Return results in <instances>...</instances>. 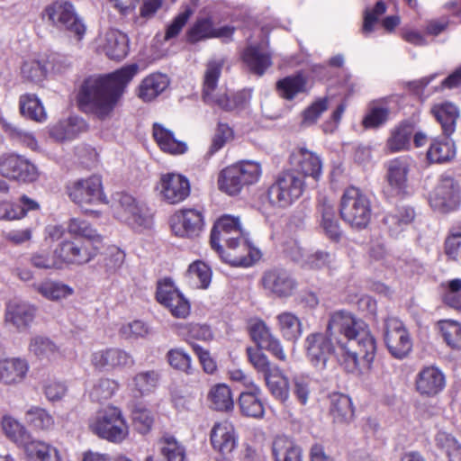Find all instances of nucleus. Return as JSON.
Returning a JSON list of instances; mask_svg holds the SVG:
<instances>
[{"label": "nucleus", "mask_w": 461, "mask_h": 461, "mask_svg": "<svg viewBox=\"0 0 461 461\" xmlns=\"http://www.w3.org/2000/svg\"><path fill=\"white\" fill-rule=\"evenodd\" d=\"M23 448L28 461H61L57 447L44 441L28 440Z\"/></svg>", "instance_id": "nucleus-30"}, {"label": "nucleus", "mask_w": 461, "mask_h": 461, "mask_svg": "<svg viewBox=\"0 0 461 461\" xmlns=\"http://www.w3.org/2000/svg\"><path fill=\"white\" fill-rule=\"evenodd\" d=\"M279 95L288 100L307 90V79L302 74L286 77L276 83Z\"/></svg>", "instance_id": "nucleus-43"}, {"label": "nucleus", "mask_w": 461, "mask_h": 461, "mask_svg": "<svg viewBox=\"0 0 461 461\" xmlns=\"http://www.w3.org/2000/svg\"><path fill=\"white\" fill-rule=\"evenodd\" d=\"M384 343L393 357L402 359L412 348V340L405 326L397 318L390 317L384 322Z\"/></svg>", "instance_id": "nucleus-9"}, {"label": "nucleus", "mask_w": 461, "mask_h": 461, "mask_svg": "<svg viewBox=\"0 0 461 461\" xmlns=\"http://www.w3.org/2000/svg\"><path fill=\"white\" fill-rule=\"evenodd\" d=\"M276 321L278 330L285 339L296 340L301 336L302 323L295 314L284 312L276 316Z\"/></svg>", "instance_id": "nucleus-45"}, {"label": "nucleus", "mask_w": 461, "mask_h": 461, "mask_svg": "<svg viewBox=\"0 0 461 461\" xmlns=\"http://www.w3.org/2000/svg\"><path fill=\"white\" fill-rule=\"evenodd\" d=\"M339 211L343 220L355 228H365L371 218L368 203H341Z\"/></svg>", "instance_id": "nucleus-32"}, {"label": "nucleus", "mask_w": 461, "mask_h": 461, "mask_svg": "<svg viewBox=\"0 0 461 461\" xmlns=\"http://www.w3.org/2000/svg\"><path fill=\"white\" fill-rule=\"evenodd\" d=\"M115 213L136 230H149L154 224V213L146 203H117Z\"/></svg>", "instance_id": "nucleus-14"}, {"label": "nucleus", "mask_w": 461, "mask_h": 461, "mask_svg": "<svg viewBox=\"0 0 461 461\" xmlns=\"http://www.w3.org/2000/svg\"><path fill=\"white\" fill-rule=\"evenodd\" d=\"M209 397L216 410L229 411L233 407L231 392L226 384L214 385L210 391Z\"/></svg>", "instance_id": "nucleus-51"}, {"label": "nucleus", "mask_w": 461, "mask_h": 461, "mask_svg": "<svg viewBox=\"0 0 461 461\" xmlns=\"http://www.w3.org/2000/svg\"><path fill=\"white\" fill-rule=\"evenodd\" d=\"M69 233L85 238L89 243L102 241V237L87 222L78 219H72L68 226Z\"/></svg>", "instance_id": "nucleus-54"}, {"label": "nucleus", "mask_w": 461, "mask_h": 461, "mask_svg": "<svg viewBox=\"0 0 461 461\" xmlns=\"http://www.w3.org/2000/svg\"><path fill=\"white\" fill-rule=\"evenodd\" d=\"M410 158L399 157L387 164V179L391 186L402 190L406 186L410 169Z\"/></svg>", "instance_id": "nucleus-35"}, {"label": "nucleus", "mask_w": 461, "mask_h": 461, "mask_svg": "<svg viewBox=\"0 0 461 461\" xmlns=\"http://www.w3.org/2000/svg\"><path fill=\"white\" fill-rule=\"evenodd\" d=\"M234 32V28L222 26L215 28L209 18L199 19L189 29L187 40L190 42H197L210 38H230Z\"/></svg>", "instance_id": "nucleus-23"}, {"label": "nucleus", "mask_w": 461, "mask_h": 461, "mask_svg": "<svg viewBox=\"0 0 461 461\" xmlns=\"http://www.w3.org/2000/svg\"><path fill=\"white\" fill-rule=\"evenodd\" d=\"M266 385L271 394L280 402H285L289 397V383L287 377L279 367L273 370L264 378Z\"/></svg>", "instance_id": "nucleus-42"}, {"label": "nucleus", "mask_w": 461, "mask_h": 461, "mask_svg": "<svg viewBox=\"0 0 461 461\" xmlns=\"http://www.w3.org/2000/svg\"><path fill=\"white\" fill-rule=\"evenodd\" d=\"M56 253L62 267L64 264L82 265L89 262L96 255V249L88 241L65 240L58 246Z\"/></svg>", "instance_id": "nucleus-15"}, {"label": "nucleus", "mask_w": 461, "mask_h": 461, "mask_svg": "<svg viewBox=\"0 0 461 461\" xmlns=\"http://www.w3.org/2000/svg\"><path fill=\"white\" fill-rule=\"evenodd\" d=\"M2 428L7 438L23 447L30 438V435L24 426L11 416H5L3 418Z\"/></svg>", "instance_id": "nucleus-50"}, {"label": "nucleus", "mask_w": 461, "mask_h": 461, "mask_svg": "<svg viewBox=\"0 0 461 461\" xmlns=\"http://www.w3.org/2000/svg\"><path fill=\"white\" fill-rule=\"evenodd\" d=\"M414 218V212L409 206H402L399 212L394 214L387 215L384 219L385 224L393 232L400 230L402 225L408 224Z\"/></svg>", "instance_id": "nucleus-60"}, {"label": "nucleus", "mask_w": 461, "mask_h": 461, "mask_svg": "<svg viewBox=\"0 0 461 461\" xmlns=\"http://www.w3.org/2000/svg\"><path fill=\"white\" fill-rule=\"evenodd\" d=\"M43 18L54 27L64 29L80 41L86 32L82 19L77 15L74 6L63 0L55 1L43 10Z\"/></svg>", "instance_id": "nucleus-7"}, {"label": "nucleus", "mask_w": 461, "mask_h": 461, "mask_svg": "<svg viewBox=\"0 0 461 461\" xmlns=\"http://www.w3.org/2000/svg\"><path fill=\"white\" fill-rule=\"evenodd\" d=\"M168 364L176 370L185 374L192 373L191 357L181 348H173L167 353Z\"/></svg>", "instance_id": "nucleus-56"}, {"label": "nucleus", "mask_w": 461, "mask_h": 461, "mask_svg": "<svg viewBox=\"0 0 461 461\" xmlns=\"http://www.w3.org/2000/svg\"><path fill=\"white\" fill-rule=\"evenodd\" d=\"M153 137L160 149L172 155H181L186 152L185 142L175 138L174 133L159 123L153 125Z\"/></svg>", "instance_id": "nucleus-28"}, {"label": "nucleus", "mask_w": 461, "mask_h": 461, "mask_svg": "<svg viewBox=\"0 0 461 461\" xmlns=\"http://www.w3.org/2000/svg\"><path fill=\"white\" fill-rule=\"evenodd\" d=\"M185 276L191 287L205 289L211 283L212 271L204 262L197 260L189 266Z\"/></svg>", "instance_id": "nucleus-40"}, {"label": "nucleus", "mask_w": 461, "mask_h": 461, "mask_svg": "<svg viewBox=\"0 0 461 461\" xmlns=\"http://www.w3.org/2000/svg\"><path fill=\"white\" fill-rule=\"evenodd\" d=\"M444 302L450 307L461 310V279L456 278L447 283Z\"/></svg>", "instance_id": "nucleus-64"}, {"label": "nucleus", "mask_w": 461, "mask_h": 461, "mask_svg": "<svg viewBox=\"0 0 461 461\" xmlns=\"http://www.w3.org/2000/svg\"><path fill=\"white\" fill-rule=\"evenodd\" d=\"M304 192L303 178L292 171L283 172L267 190L269 202H294Z\"/></svg>", "instance_id": "nucleus-11"}, {"label": "nucleus", "mask_w": 461, "mask_h": 461, "mask_svg": "<svg viewBox=\"0 0 461 461\" xmlns=\"http://www.w3.org/2000/svg\"><path fill=\"white\" fill-rule=\"evenodd\" d=\"M29 351L40 360L51 361L59 356V347L50 339L41 336L31 339Z\"/></svg>", "instance_id": "nucleus-41"}, {"label": "nucleus", "mask_w": 461, "mask_h": 461, "mask_svg": "<svg viewBox=\"0 0 461 461\" xmlns=\"http://www.w3.org/2000/svg\"><path fill=\"white\" fill-rule=\"evenodd\" d=\"M118 389V383L110 378H101L94 385L91 396L97 400H106L113 396Z\"/></svg>", "instance_id": "nucleus-62"}, {"label": "nucleus", "mask_w": 461, "mask_h": 461, "mask_svg": "<svg viewBox=\"0 0 461 461\" xmlns=\"http://www.w3.org/2000/svg\"><path fill=\"white\" fill-rule=\"evenodd\" d=\"M169 225L172 233L178 238H195L204 225L203 212L195 208L179 210L170 217Z\"/></svg>", "instance_id": "nucleus-12"}, {"label": "nucleus", "mask_w": 461, "mask_h": 461, "mask_svg": "<svg viewBox=\"0 0 461 461\" xmlns=\"http://www.w3.org/2000/svg\"><path fill=\"white\" fill-rule=\"evenodd\" d=\"M67 190L73 202H95L104 199L102 180L95 175L70 183Z\"/></svg>", "instance_id": "nucleus-18"}, {"label": "nucleus", "mask_w": 461, "mask_h": 461, "mask_svg": "<svg viewBox=\"0 0 461 461\" xmlns=\"http://www.w3.org/2000/svg\"><path fill=\"white\" fill-rule=\"evenodd\" d=\"M159 375L156 371H143L138 373L132 379L131 391L135 395H145L151 393L157 386Z\"/></svg>", "instance_id": "nucleus-49"}, {"label": "nucleus", "mask_w": 461, "mask_h": 461, "mask_svg": "<svg viewBox=\"0 0 461 461\" xmlns=\"http://www.w3.org/2000/svg\"><path fill=\"white\" fill-rule=\"evenodd\" d=\"M242 59L249 70L258 76H262L272 65L270 55L257 46H249Z\"/></svg>", "instance_id": "nucleus-36"}, {"label": "nucleus", "mask_w": 461, "mask_h": 461, "mask_svg": "<svg viewBox=\"0 0 461 461\" xmlns=\"http://www.w3.org/2000/svg\"><path fill=\"white\" fill-rule=\"evenodd\" d=\"M322 228L325 234L332 240L338 241L341 236V230L338 221L334 219V213L329 203H324L322 209Z\"/></svg>", "instance_id": "nucleus-59"}, {"label": "nucleus", "mask_w": 461, "mask_h": 461, "mask_svg": "<svg viewBox=\"0 0 461 461\" xmlns=\"http://www.w3.org/2000/svg\"><path fill=\"white\" fill-rule=\"evenodd\" d=\"M390 109L384 100L374 101L363 119L366 128H377L385 123L389 118Z\"/></svg>", "instance_id": "nucleus-47"}, {"label": "nucleus", "mask_w": 461, "mask_h": 461, "mask_svg": "<svg viewBox=\"0 0 461 461\" xmlns=\"http://www.w3.org/2000/svg\"><path fill=\"white\" fill-rule=\"evenodd\" d=\"M247 352L249 362L258 371V373L261 374L264 378L267 376L270 373H272L273 370L277 368L276 366H273L270 363L267 357L259 349L249 348L247 349Z\"/></svg>", "instance_id": "nucleus-57"}, {"label": "nucleus", "mask_w": 461, "mask_h": 461, "mask_svg": "<svg viewBox=\"0 0 461 461\" xmlns=\"http://www.w3.org/2000/svg\"><path fill=\"white\" fill-rule=\"evenodd\" d=\"M242 228L240 218L229 214L221 216L211 232V246L221 258L233 266H250L259 258Z\"/></svg>", "instance_id": "nucleus-3"}, {"label": "nucleus", "mask_w": 461, "mask_h": 461, "mask_svg": "<svg viewBox=\"0 0 461 461\" xmlns=\"http://www.w3.org/2000/svg\"><path fill=\"white\" fill-rule=\"evenodd\" d=\"M224 61L221 59H212L207 62L203 73V97L208 104L230 111L243 103L241 95L230 98L226 92L218 88V81L221 74Z\"/></svg>", "instance_id": "nucleus-6"}, {"label": "nucleus", "mask_w": 461, "mask_h": 461, "mask_svg": "<svg viewBox=\"0 0 461 461\" xmlns=\"http://www.w3.org/2000/svg\"><path fill=\"white\" fill-rule=\"evenodd\" d=\"M303 347L308 360L318 369L325 368L339 348L342 364L349 373L368 369L376 352L375 339L367 324L344 310L331 312L326 332L307 335Z\"/></svg>", "instance_id": "nucleus-1"}, {"label": "nucleus", "mask_w": 461, "mask_h": 461, "mask_svg": "<svg viewBox=\"0 0 461 461\" xmlns=\"http://www.w3.org/2000/svg\"><path fill=\"white\" fill-rule=\"evenodd\" d=\"M138 72V66H125L113 73L85 80L79 94L81 110L99 121L110 120L127 85Z\"/></svg>", "instance_id": "nucleus-2"}, {"label": "nucleus", "mask_w": 461, "mask_h": 461, "mask_svg": "<svg viewBox=\"0 0 461 461\" xmlns=\"http://www.w3.org/2000/svg\"><path fill=\"white\" fill-rule=\"evenodd\" d=\"M47 60L32 59L23 62L21 73L23 78L33 84H41L47 77Z\"/></svg>", "instance_id": "nucleus-48"}, {"label": "nucleus", "mask_w": 461, "mask_h": 461, "mask_svg": "<svg viewBox=\"0 0 461 461\" xmlns=\"http://www.w3.org/2000/svg\"><path fill=\"white\" fill-rule=\"evenodd\" d=\"M440 331L447 344L455 349L461 348V324L455 321L439 323Z\"/></svg>", "instance_id": "nucleus-53"}, {"label": "nucleus", "mask_w": 461, "mask_h": 461, "mask_svg": "<svg viewBox=\"0 0 461 461\" xmlns=\"http://www.w3.org/2000/svg\"><path fill=\"white\" fill-rule=\"evenodd\" d=\"M158 445L166 461H185V448L173 437H164Z\"/></svg>", "instance_id": "nucleus-52"}, {"label": "nucleus", "mask_w": 461, "mask_h": 461, "mask_svg": "<svg viewBox=\"0 0 461 461\" xmlns=\"http://www.w3.org/2000/svg\"><path fill=\"white\" fill-rule=\"evenodd\" d=\"M455 156V144L448 139L444 140H432L427 151V159L429 163H446L452 160Z\"/></svg>", "instance_id": "nucleus-38"}, {"label": "nucleus", "mask_w": 461, "mask_h": 461, "mask_svg": "<svg viewBox=\"0 0 461 461\" xmlns=\"http://www.w3.org/2000/svg\"><path fill=\"white\" fill-rule=\"evenodd\" d=\"M21 113L35 122H41L46 120L47 114L40 99L32 94H25L19 100Z\"/></svg>", "instance_id": "nucleus-44"}, {"label": "nucleus", "mask_w": 461, "mask_h": 461, "mask_svg": "<svg viewBox=\"0 0 461 461\" xmlns=\"http://www.w3.org/2000/svg\"><path fill=\"white\" fill-rule=\"evenodd\" d=\"M445 375L438 367L427 366L421 369L416 377V390L426 396H434L443 390Z\"/></svg>", "instance_id": "nucleus-21"}, {"label": "nucleus", "mask_w": 461, "mask_h": 461, "mask_svg": "<svg viewBox=\"0 0 461 461\" xmlns=\"http://www.w3.org/2000/svg\"><path fill=\"white\" fill-rule=\"evenodd\" d=\"M160 193L163 198L171 202H182L190 194V184L187 178L178 174H167L160 180Z\"/></svg>", "instance_id": "nucleus-22"}, {"label": "nucleus", "mask_w": 461, "mask_h": 461, "mask_svg": "<svg viewBox=\"0 0 461 461\" xmlns=\"http://www.w3.org/2000/svg\"><path fill=\"white\" fill-rule=\"evenodd\" d=\"M262 176V166L256 160H240L223 168L218 176L219 189L235 196L245 186L257 184Z\"/></svg>", "instance_id": "nucleus-4"}, {"label": "nucleus", "mask_w": 461, "mask_h": 461, "mask_svg": "<svg viewBox=\"0 0 461 461\" xmlns=\"http://www.w3.org/2000/svg\"><path fill=\"white\" fill-rule=\"evenodd\" d=\"M330 412L335 422H349L354 414L351 399L342 393H333L330 396Z\"/></svg>", "instance_id": "nucleus-39"}, {"label": "nucleus", "mask_w": 461, "mask_h": 461, "mask_svg": "<svg viewBox=\"0 0 461 461\" xmlns=\"http://www.w3.org/2000/svg\"><path fill=\"white\" fill-rule=\"evenodd\" d=\"M39 174L36 165L23 156L9 154L0 158V175L6 178L33 182Z\"/></svg>", "instance_id": "nucleus-13"}, {"label": "nucleus", "mask_w": 461, "mask_h": 461, "mask_svg": "<svg viewBox=\"0 0 461 461\" xmlns=\"http://www.w3.org/2000/svg\"><path fill=\"white\" fill-rule=\"evenodd\" d=\"M260 393L259 387L258 391L248 389L240 393L239 405L243 415L256 419L263 417L265 409L259 399Z\"/></svg>", "instance_id": "nucleus-37"}, {"label": "nucleus", "mask_w": 461, "mask_h": 461, "mask_svg": "<svg viewBox=\"0 0 461 461\" xmlns=\"http://www.w3.org/2000/svg\"><path fill=\"white\" fill-rule=\"evenodd\" d=\"M90 432L113 443H121L129 436V426L120 409L106 406L94 413L87 421Z\"/></svg>", "instance_id": "nucleus-5"}, {"label": "nucleus", "mask_w": 461, "mask_h": 461, "mask_svg": "<svg viewBox=\"0 0 461 461\" xmlns=\"http://www.w3.org/2000/svg\"><path fill=\"white\" fill-rule=\"evenodd\" d=\"M42 390L46 399L52 403L62 401L68 393L65 383L55 379L46 380Z\"/></svg>", "instance_id": "nucleus-61"}, {"label": "nucleus", "mask_w": 461, "mask_h": 461, "mask_svg": "<svg viewBox=\"0 0 461 461\" xmlns=\"http://www.w3.org/2000/svg\"><path fill=\"white\" fill-rule=\"evenodd\" d=\"M412 135L413 126L411 123L402 122L394 127L386 140L387 150L391 153L409 150Z\"/></svg>", "instance_id": "nucleus-33"}, {"label": "nucleus", "mask_w": 461, "mask_h": 461, "mask_svg": "<svg viewBox=\"0 0 461 461\" xmlns=\"http://www.w3.org/2000/svg\"><path fill=\"white\" fill-rule=\"evenodd\" d=\"M35 307L19 300H11L5 310V321L18 330L29 327L35 316Z\"/></svg>", "instance_id": "nucleus-25"}, {"label": "nucleus", "mask_w": 461, "mask_h": 461, "mask_svg": "<svg viewBox=\"0 0 461 461\" xmlns=\"http://www.w3.org/2000/svg\"><path fill=\"white\" fill-rule=\"evenodd\" d=\"M210 438L212 447L222 454H230L237 446L234 427L227 420L214 424Z\"/></svg>", "instance_id": "nucleus-24"}, {"label": "nucleus", "mask_w": 461, "mask_h": 461, "mask_svg": "<svg viewBox=\"0 0 461 461\" xmlns=\"http://www.w3.org/2000/svg\"><path fill=\"white\" fill-rule=\"evenodd\" d=\"M24 208L22 203H0V220L13 221L23 217L27 211L36 210L39 203H27Z\"/></svg>", "instance_id": "nucleus-58"}, {"label": "nucleus", "mask_w": 461, "mask_h": 461, "mask_svg": "<svg viewBox=\"0 0 461 461\" xmlns=\"http://www.w3.org/2000/svg\"><path fill=\"white\" fill-rule=\"evenodd\" d=\"M275 461H303L301 447L285 436L276 437L272 445Z\"/></svg>", "instance_id": "nucleus-34"}, {"label": "nucleus", "mask_w": 461, "mask_h": 461, "mask_svg": "<svg viewBox=\"0 0 461 461\" xmlns=\"http://www.w3.org/2000/svg\"><path fill=\"white\" fill-rule=\"evenodd\" d=\"M431 113L440 123L445 135H451L456 130V121L459 118V109L451 102L435 104Z\"/></svg>", "instance_id": "nucleus-29"}, {"label": "nucleus", "mask_w": 461, "mask_h": 461, "mask_svg": "<svg viewBox=\"0 0 461 461\" xmlns=\"http://www.w3.org/2000/svg\"><path fill=\"white\" fill-rule=\"evenodd\" d=\"M90 362L99 371L123 368L134 365L133 357L123 349L108 348L91 354Z\"/></svg>", "instance_id": "nucleus-17"}, {"label": "nucleus", "mask_w": 461, "mask_h": 461, "mask_svg": "<svg viewBox=\"0 0 461 461\" xmlns=\"http://www.w3.org/2000/svg\"><path fill=\"white\" fill-rule=\"evenodd\" d=\"M26 422L37 430L47 431L54 427L53 416L44 408L32 406L25 412Z\"/></svg>", "instance_id": "nucleus-46"}, {"label": "nucleus", "mask_w": 461, "mask_h": 461, "mask_svg": "<svg viewBox=\"0 0 461 461\" xmlns=\"http://www.w3.org/2000/svg\"><path fill=\"white\" fill-rule=\"evenodd\" d=\"M156 298L176 318L185 319L190 313L188 300L170 278H164L158 282Z\"/></svg>", "instance_id": "nucleus-10"}, {"label": "nucleus", "mask_w": 461, "mask_h": 461, "mask_svg": "<svg viewBox=\"0 0 461 461\" xmlns=\"http://www.w3.org/2000/svg\"><path fill=\"white\" fill-rule=\"evenodd\" d=\"M386 5L383 1H378L373 9H366L364 11V21L361 32L364 35H369L375 31L379 17L386 12Z\"/></svg>", "instance_id": "nucleus-55"}, {"label": "nucleus", "mask_w": 461, "mask_h": 461, "mask_svg": "<svg viewBox=\"0 0 461 461\" xmlns=\"http://www.w3.org/2000/svg\"><path fill=\"white\" fill-rule=\"evenodd\" d=\"M260 284L267 294L279 299L291 297L298 286L294 275L281 267L267 269L262 274Z\"/></svg>", "instance_id": "nucleus-8"}, {"label": "nucleus", "mask_w": 461, "mask_h": 461, "mask_svg": "<svg viewBox=\"0 0 461 461\" xmlns=\"http://www.w3.org/2000/svg\"><path fill=\"white\" fill-rule=\"evenodd\" d=\"M328 109V99L321 98L312 104L307 109L303 112L302 124L303 126H310L314 124L321 114Z\"/></svg>", "instance_id": "nucleus-63"}, {"label": "nucleus", "mask_w": 461, "mask_h": 461, "mask_svg": "<svg viewBox=\"0 0 461 461\" xmlns=\"http://www.w3.org/2000/svg\"><path fill=\"white\" fill-rule=\"evenodd\" d=\"M32 286L36 293L51 302L66 300L74 294V289L68 285L50 278L33 283Z\"/></svg>", "instance_id": "nucleus-27"}, {"label": "nucleus", "mask_w": 461, "mask_h": 461, "mask_svg": "<svg viewBox=\"0 0 461 461\" xmlns=\"http://www.w3.org/2000/svg\"><path fill=\"white\" fill-rule=\"evenodd\" d=\"M96 42L97 48L111 59H122L129 51L127 35L116 29H109L101 33Z\"/></svg>", "instance_id": "nucleus-19"}, {"label": "nucleus", "mask_w": 461, "mask_h": 461, "mask_svg": "<svg viewBox=\"0 0 461 461\" xmlns=\"http://www.w3.org/2000/svg\"><path fill=\"white\" fill-rule=\"evenodd\" d=\"M87 128L85 120L78 117H70L58 122L49 128V135L55 141L64 142L71 140Z\"/></svg>", "instance_id": "nucleus-26"}, {"label": "nucleus", "mask_w": 461, "mask_h": 461, "mask_svg": "<svg viewBox=\"0 0 461 461\" xmlns=\"http://www.w3.org/2000/svg\"><path fill=\"white\" fill-rule=\"evenodd\" d=\"M29 368V363L25 358H1L0 383L5 385H17L26 378Z\"/></svg>", "instance_id": "nucleus-20"}, {"label": "nucleus", "mask_w": 461, "mask_h": 461, "mask_svg": "<svg viewBox=\"0 0 461 461\" xmlns=\"http://www.w3.org/2000/svg\"><path fill=\"white\" fill-rule=\"evenodd\" d=\"M169 85L168 77L161 73L146 77L139 86L138 96L144 102H150L164 92Z\"/></svg>", "instance_id": "nucleus-31"}, {"label": "nucleus", "mask_w": 461, "mask_h": 461, "mask_svg": "<svg viewBox=\"0 0 461 461\" xmlns=\"http://www.w3.org/2000/svg\"><path fill=\"white\" fill-rule=\"evenodd\" d=\"M292 170L302 174L303 177L311 176L319 180L322 173V162L318 154L305 147L294 148L289 156Z\"/></svg>", "instance_id": "nucleus-16"}]
</instances>
